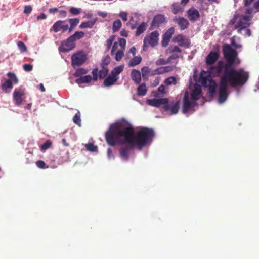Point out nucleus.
<instances>
[{
    "instance_id": "52",
    "label": "nucleus",
    "mask_w": 259,
    "mask_h": 259,
    "mask_svg": "<svg viewBox=\"0 0 259 259\" xmlns=\"http://www.w3.org/2000/svg\"><path fill=\"white\" fill-rule=\"evenodd\" d=\"M170 40V38L163 36V38H162V46L163 47H166L168 45Z\"/></svg>"
},
{
    "instance_id": "32",
    "label": "nucleus",
    "mask_w": 259,
    "mask_h": 259,
    "mask_svg": "<svg viewBox=\"0 0 259 259\" xmlns=\"http://www.w3.org/2000/svg\"><path fill=\"white\" fill-rule=\"evenodd\" d=\"M142 76L144 79H148V75H151L152 71L147 66L143 67L141 68Z\"/></svg>"
},
{
    "instance_id": "26",
    "label": "nucleus",
    "mask_w": 259,
    "mask_h": 259,
    "mask_svg": "<svg viewBox=\"0 0 259 259\" xmlns=\"http://www.w3.org/2000/svg\"><path fill=\"white\" fill-rule=\"evenodd\" d=\"M94 141L92 139L89 140L88 143L84 144L86 150L90 152H95L97 150V147L94 144Z\"/></svg>"
},
{
    "instance_id": "45",
    "label": "nucleus",
    "mask_w": 259,
    "mask_h": 259,
    "mask_svg": "<svg viewBox=\"0 0 259 259\" xmlns=\"http://www.w3.org/2000/svg\"><path fill=\"white\" fill-rule=\"evenodd\" d=\"M17 46L21 53L25 52L27 51V47L25 44L22 41H18Z\"/></svg>"
},
{
    "instance_id": "10",
    "label": "nucleus",
    "mask_w": 259,
    "mask_h": 259,
    "mask_svg": "<svg viewBox=\"0 0 259 259\" xmlns=\"http://www.w3.org/2000/svg\"><path fill=\"white\" fill-rule=\"evenodd\" d=\"M167 22L166 18L164 15L161 14H157L154 17L151 22L150 29L153 30L157 29L162 24H166Z\"/></svg>"
},
{
    "instance_id": "29",
    "label": "nucleus",
    "mask_w": 259,
    "mask_h": 259,
    "mask_svg": "<svg viewBox=\"0 0 259 259\" xmlns=\"http://www.w3.org/2000/svg\"><path fill=\"white\" fill-rule=\"evenodd\" d=\"M88 72V69L83 68H79L76 70V71L73 74V75L76 77H82V76L86 75Z\"/></svg>"
},
{
    "instance_id": "36",
    "label": "nucleus",
    "mask_w": 259,
    "mask_h": 259,
    "mask_svg": "<svg viewBox=\"0 0 259 259\" xmlns=\"http://www.w3.org/2000/svg\"><path fill=\"white\" fill-rule=\"evenodd\" d=\"M169 53H179L182 52V50L177 46H170L167 50Z\"/></svg>"
},
{
    "instance_id": "54",
    "label": "nucleus",
    "mask_w": 259,
    "mask_h": 259,
    "mask_svg": "<svg viewBox=\"0 0 259 259\" xmlns=\"http://www.w3.org/2000/svg\"><path fill=\"white\" fill-rule=\"evenodd\" d=\"M164 72L167 73L172 71L175 68V66H164Z\"/></svg>"
},
{
    "instance_id": "28",
    "label": "nucleus",
    "mask_w": 259,
    "mask_h": 259,
    "mask_svg": "<svg viewBox=\"0 0 259 259\" xmlns=\"http://www.w3.org/2000/svg\"><path fill=\"white\" fill-rule=\"evenodd\" d=\"M141 61L142 57L140 56H134L130 60L128 65L129 67H134L139 64Z\"/></svg>"
},
{
    "instance_id": "38",
    "label": "nucleus",
    "mask_w": 259,
    "mask_h": 259,
    "mask_svg": "<svg viewBox=\"0 0 259 259\" xmlns=\"http://www.w3.org/2000/svg\"><path fill=\"white\" fill-rule=\"evenodd\" d=\"M164 82L166 85H175L177 83V80L175 77L170 76L165 79Z\"/></svg>"
},
{
    "instance_id": "22",
    "label": "nucleus",
    "mask_w": 259,
    "mask_h": 259,
    "mask_svg": "<svg viewBox=\"0 0 259 259\" xmlns=\"http://www.w3.org/2000/svg\"><path fill=\"white\" fill-rule=\"evenodd\" d=\"M131 78L136 84H139L141 81V74L140 71L133 69L131 72Z\"/></svg>"
},
{
    "instance_id": "3",
    "label": "nucleus",
    "mask_w": 259,
    "mask_h": 259,
    "mask_svg": "<svg viewBox=\"0 0 259 259\" xmlns=\"http://www.w3.org/2000/svg\"><path fill=\"white\" fill-rule=\"evenodd\" d=\"M146 103L150 106L156 107L163 106V109L165 111H169L171 115L177 113L179 110L180 101L169 102L167 98L148 99Z\"/></svg>"
},
{
    "instance_id": "23",
    "label": "nucleus",
    "mask_w": 259,
    "mask_h": 259,
    "mask_svg": "<svg viewBox=\"0 0 259 259\" xmlns=\"http://www.w3.org/2000/svg\"><path fill=\"white\" fill-rule=\"evenodd\" d=\"M118 79V77H115L112 74H110L105 79L103 84L105 87H110L113 85Z\"/></svg>"
},
{
    "instance_id": "61",
    "label": "nucleus",
    "mask_w": 259,
    "mask_h": 259,
    "mask_svg": "<svg viewBox=\"0 0 259 259\" xmlns=\"http://www.w3.org/2000/svg\"><path fill=\"white\" fill-rule=\"evenodd\" d=\"M47 16L44 13L41 14L40 15L38 16L37 17V19H45Z\"/></svg>"
},
{
    "instance_id": "60",
    "label": "nucleus",
    "mask_w": 259,
    "mask_h": 259,
    "mask_svg": "<svg viewBox=\"0 0 259 259\" xmlns=\"http://www.w3.org/2000/svg\"><path fill=\"white\" fill-rule=\"evenodd\" d=\"M120 35L123 37H127L128 36V31H127L125 29H123L120 32Z\"/></svg>"
},
{
    "instance_id": "33",
    "label": "nucleus",
    "mask_w": 259,
    "mask_h": 259,
    "mask_svg": "<svg viewBox=\"0 0 259 259\" xmlns=\"http://www.w3.org/2000/svg\"><path fill=\"white\" fill-rule=\"evenodd\" d=\"M102 69L100 70H98V77L100 79H103L107 77L108 72L109 70L108 69V67H101Z\"/></svg>"
},
{
    "instance_id": "6",
    "label": "nucleus",
    "mask_w": 259,
    "mask_h": 259,
    "mask_svg": "<svg viewBox=\"0 0 259 259\" xmlns=\"http://www.w3.org/2000/svg\"><path fill=\"white\" fill-rule=\"evenodd\" d=\"M87 59L85 53L83 51H78L71 56V65L75 68L83 65Z\"/></svg>"
},
{
    "instance_id": "24",
    "label": "nucleus",
    "mask_w": 259,
    "mask_h": 259,
    "mask_svg": "<svg viewBox=\"0 0 259 259\" xmlns=\"http://www.w3.org/2000/svg\"><path fill=\"white\" fill-rule=\"evenodd\" d=\"M201 93V89L199 86H195L194 90L191 94V99L196 102L199 99Z\"/></svg>"
},
{
    "instance_id": "27",
    "label": "nucleus",
    "mask_w": 259,
    "mask_h": 259,
    "mask_svg": "<svg viewBox=\"0 0 259 259\" xmlns=\"http://www.w3.org/2000/svg\"><path fill=\"white\" fill-rule=\"evenodd\" d=\"M147 92V88L145 83L140 84L137 88V95L139 96H145Z\"/></svg>"
},
{
    "instance_id": "43",
    "label": "nucleus",
    "mask_w": 259,
    "mask_h": 259,
    "mask_svg": "<svg viewBox=\"0 0 259 259\" xmlns=\"http://www.w3.org/2000/svg\"><path fill=\"white\" fill-rule=\"evenodd\" d=\"M164 73H165L164 67H159V68L153 70L151 72V75L162 74Z\"/></svg>"
},
{
    "instance_id": "42",
    "label": "nucleus",
    "mask_w": 259,
    "mask_h": 259,
    "mask_svg": "<svg viewBox=\"0 0 259 259\" xmlns=\"http://www.w3.org/2000/svg\"><path fill=\"white\" fill-rule=\"evenodd\" d=\"M81 9L79 8H76L74 7H71L69 9V12L73 15H77L79 14L81 12Z\"/></svg>"
},
{
    "instance_id": "46",
    "label": "nucleus",
    "mask_w": 259,
    "mask_h": 259,
    "mask_svg": "<svg viewBox=\"0 0 259 259\" xmlns=\"http://www.w3.org/2000/svg\"><path fill=\"white\" fill-rule=\"evenodd\" d=\"M169 63L168 59L167 60H165L163 58H160L156 61L155 64L157 66L166 64Z\"/></svg>"
},
{
    "instance_id": "53",
    "label": "nucleus",
    "mask_w": 259,
    "mask_h": 259,
    "mask_svg": "<svg viewBox=\"0 0 259 259\" xmlns=\"http://www.w3.org/2000/svg\"><path fill=\"white\" fill-rule=\"evenodd\" d=\"M23 69L25 71L29 72L32 70L33 66L30 64H25L23 65Z\"/></svg>"
},
{
    "instance_id": "49",
    "label": "nucleus",
    "mask_w": 259,
    "mask_h": 259,
    "mask_svg": "<svg viewBox=\"0 0 259 259\" xmlns=\"http://www.w3.org/2000/svg\"><path fill=\"white\" fill-rule=\"evenodd\" d=\"M171 55L168 58V60L169 62H171L172 60L177 59L181 57V55H179V53H171Z\"/></svg>"
},
{
    "instance_id": "25",
    "label": "nucleus",
    "mask_w": 259,
    "mask_h": 259,
    "mask_svg": "<svg viewBox=\"0 0 259 259\" xmlns=\"http://www.w3.org/2000/svg\"><path fill=\"white\" fill-rule=\"evenodd\" d=\"M97 20V18H95L93 20L82 22L80 24L79 28L80 29L92 28L94 25L95 24Z\"/></svg>"
},
{
    "instance_id": "35",
    "label": "nucleus",
    "mask_w": 259,
    "mask_h": 259,
    "mask_svg": "<svg viewBox=\"0 0 259 259\" xmlns=\"http://www.w3.org/2000/svg\"><path fill=\"white\" fill-rule=\"evenodd\" d=\"M68 22L70 24L69 30L70 32L76 26L78 25L79 22V20L78 18H70L68 19Z\"/></svg>"
},
{
    "instance_id": "55",
    "label": "nucleus",
    "mask_w": 259,
    "mask_h": 259,
    "mask_svg": "<svg viewBox=\"0 0 259 259\" xmlns=\"http://www.w3.org/2000/svg\"><path fill=\"white\" fill-rule=\"evenodd\" d=\"M32 8L30 6H25L24 13L25 14H29L32 11Z\"/></svg>"
},
{
    "instance_id": "59",
    "label": "nucleus",
    "mask_w": 259,
    "mask_h": 259,
    "mask_svg": "<svg viewBox=\"0 0 259 259\" xmlns=\"http://www.w3.org/2000/svg\"><path fill=\"white\" fill-rule=\"evenodd\" d=\"M129 53L132 54L133 56H135L136 53V48L135 46H133L129 50Z\"/></svg>"
},
{
    "instance_id": "12",
    "label": "nucleus",
    "mask_w": 259,
    "mask_h": 259,
    "mask_svg": "<svg viewBox=\"0 0 259 259\" xmlns=\"http://www.w3.org/2000/svg\"><path fill=\"white\" fill-rule=\"evenodd\" d=\"M197 104L195 101L189 98L188 92H186L183 99V112L187 113L191 107L195 106Z\"/></svg>"
},
{
    "instance_id": "15",
    "label": "nucleus",
    "mask_w": 259,
    "mask_h": 259,
    "mask_svg": "<svg viewBox=\"0 0 259 259\" xmlns=\"http://www.w3.org/2000/svg\"><path fill=\"white\" fill-rule=\"evenodd\" d=\"M173 21L178 24L181 30H184L187 29L189 25L188 20L182 17H175L173 18Z\"/></svg>"
},
{
    "instance_id": "20",
    "label": "nucleus",
    "mask_w": 259,
    "mask_h": 259,
    "mask_svg": "<svg viewBox=\"0 0 259 259\" xmlns=\"http://www.w3.org/2000/svg\"><path fill=\"white\" fill-rule=\"evenodd\" d=\"M188 17L191 21H195L200 17L198 11L194 8H191L187 11Z\"/></svg>"
},
{
    "instance_id": "9",
    "label": "nucleus",
    "mask_w": 259,
    "mask_h": 259,
    "mask_svg": "<svg viewBox=\"0 0 259 259\" xmlns=\"http://www.w3.org/2000/svg\"><path fill=\"white\" fill-rule=\"evenodd\" d=\"M252 17V14L242 15L240 18V21L235 25V28L238 29L239 32L242 29L248 27L250 24L249 21Z\"/></svg>"
},
{
    "instance_id": "41",
    "label": "nucleus",
    "mask_w": 259,
    "mask_h": 259,
    "mask_svg": "<svg viewBox=\"0 0 259 259\" xmlns=\"http://www.w3.org/2000/svg\"><path fill=\"white\" fill-rule=\"evenodd\" d=\"M84 35V33L82 31H76L74 34L71 36L73 39L75 41L76 39H79L82 38Z\"/></svg>"
},
{
    "instance_id": "63",
    "label": "nucleus",
    "mask_w": 259,
    "mask_h": 259,
    "mask_svg": "<svg viewBox=\"0 0 259 259\" xmlns=\"http://www.w3.org/2000/svg\"><path fill=\"white\" fill-rule=\"evenodd\" d=\"M57 10H58V9L57 8H54L50 9L49 11L50 13H54L56 12H57Z\"/></svg>"
},
{
    "instance_id": "16",
    "label": "nucleus",
    "mask_w": 259,
    "mask_h": 259,
    "mask_svg": "<svg viewBox=\"0 0 259 259\" xmlns=\"http://www.w3.org/2000/svg\"><path fill=\"white\" fill-rule=\"evenodd\" d=\"M173 41L178 43L181 47H188L190 45V41L182 34H179L173 38Z\"/></svg>"
},
{
    "instance_id": "56",
    "label": "nucleus",
    "mask_w": 259,
    "mask_h": 259,
    "mask_svg": "<svg viewBox=\"0 0 259 259\" xmlns=\"http://www.w3.org/2000/svg\"><path fill=\"white\" fill-rule=\"evenodd\" d=\"M67 16V12L65 10H60L59 11V17L65 18Z\"/></svg>"
},
{
    "instance_id": "58",
    "label": "nucleus",
    "mask_w": 259,
    "mask_h": 259,
    "mask_svg": "<svg viewBox=\"0 0 259 259\" xmlns=\"http://www.w3.org/2000/svg\"><path fill=\"white\" fill-rule=\"evenodd\" d=\"M92 17H93V14L91 13L85 12L84 13V16H83L84 18L91 19V18H92Z\"/></svg>"
},
{
    "instance_id": "14",
    "label": "nucleus",
    "mask_w": 259,
    "mask_h": 259,
    "mask_svg": "<svg viewBox=\"0 0 259 259\" xmlns=\"http://www.w3.org/2000/svg\"><path fill=\"white\" fill-rule=\"evenodd\" d=\"M24 90L22 88H16L13 93V99L16 105H20L22 101V97L24 95Z\"/></svg>"
},
{
    "instance_id": "7",
    "label": "nucleus",
    "mask_w": 259,
    "mask_h": 259,
    "mask_svg": "<svg viewBox=\"0 0 259 259\" xmlns=\"http://www.w3.org/2000/svg\"><path fill=\"white\" fill-rule=\"evenodd\" d=\"M92 73L93 76L90 75H86L82 77H79L76 79V83L81 87V84L83 83H89L92 81H96L97 80V68H94Z\"/></svg>"
},
{
    "instance_id": "51",
    "label": "nucleus",
    "mask_w": 259,
    "mask_h": 259,
    "mask_svg": "<svg viewBox=\"0 0 259 259\" xmlns=\"http://www.w3.org/2000/svg\"><path fill=\"white\" fill-rule=\"evenodd\" d=\"M119 16L124 21H126L127 20V13L124 11H121L119 14Z\"/></svg>"
},
{
    "instance_id": "64",
    "label": "nucleus",
    "mask_w": 259,
    "mask_h": 259,
    "mask_svg": "<svg viewBox=\"0 0 259 259\" xmlns=\"http://www.w3.org/2000/svg\"><path fill=\"white\" fill-rule=\"evenodd\" d=\"M159 80H160L159 78H157L156 79H155L154 81L153 86H156L157 85H158L159 82Z\"/></svg>"
},
{
    "instance_id": "8",
    "label": "nucleus",
    "mask_w": 259,
    "mask_h": 259,
    "mask_svg": "<svg viewBox=\"0 0 259 259\" xmlns=\"http://www.w3.org/2000/svg\"><path fill=\"white\" fill-rule=\"evenodd\" d=\"M253 1L254 0H244V6L246 7L245 11L246 14L251 15L259 12V0H257L251 6Z\"/></svg>"
},
{
    "instance_id": "62",
    "label": "nucleus",
    "mask_w": 259,
    "mask_h": 259,
    "mask_svg": "<svg viewBox=\"0 0 259 259\" xmlns=\"http://www.w3.org/2000/svg\"><path fill=\"white\" fill-rule=\"evenodd\" d=\"M189 0H181V4L185 7V6L188 3Z\"/></svg>"
},
{
    "instance_id": "17",
    "label": "nucleus",
    "mask_w": 259,
    "mask_h": 259,
    "mask_svg": "<svg viewBox=\"0 0 259 259\" xmlns=\"http://www.w3.org/2000/svg\"><path fill=\"white\" fill-rule=\"evenodd\" d=\"M220 55L218 52L210 51L206 57V64L211 65L213 64L219 59Z\"/></svg>"
},
{
    "instance_id": "44",
    "label": "nucleus",
    "mask_w": 259,
    "mask_h": 259,
    "mask_svg": "<svg viewBox=\"0 0 259 259\" xmlns=\"http://www.w3.org/2000/svg\"><path fill=\"white\" fill-rule=\"evenodd\" d=\"M174 32H175L174 28V27H171V28H169L166 31V32L163 34V36H164V37H167V38H169L171 39L172 35L174 33Z\"/></svg>"
},
{
    "instance_id": "30",
    "label": "nucleus",
    "mask_w": 259,
    "mask_h": 259,
    "mask_svg": "<svg viewBox=\"0 0 259 259\" xmlns=\"http://www.w3.org/2000/svg\"><path fill=\"white\" fill-rule=\"evenodd\" d=\"M146 28L147 24L145 22L141 23L137 28L135 35L136 36H139L146 30Z\"/></svg>"
},
{
    "instance_id": "31",
    "label": "nucleus",
    "mask_w": 259,
    "mask_h": 259,
    "mask_svg": "<svg viewBox=\"0 0 259 259\" xmlns=\"http://www.w3.org/2000/svg\"><path fill=\"white\" fill-rule=\"evenodd\" d=\"M124 65H120L115 67L111 72V74L115 77H118L117 76L122 72L124 69Z\"/></svg>"
},
{
    "instance_id": "13",
    "label": "nucleus",
    "mask_w": 259,
    "mask_h": 259,
    "mask_svg": "<svg viewBox=\"0 0 259 259\" xmlns=\"http://www.w3.org/2000/svg\"><path fill=\"white\" fill-rule=\"evenodd\" d=\"M75 40L70 36L65 41L62 43L59 47V51L62 52H68L75 47Z\"/></svg>"
},
{
    "instance_id": "57",
    "label": "nucleus",
    "mask_w": 259,
    "mask_h": 259,
    "mask_svg": "<svg viewBox=\"0 0 259 259\" xmlns=\"http://www.w3.org/2000/svg\"><path fill=\"white\" fill-rule=\"evenodd\" d=\"M157 91L160 94H165V86L162 84L160 85L158 88Z\"/></svg>"
},
{
    "instance_id": "19",
    "label": "nucleus",
    "mask_w": 259,
    "mask_h": 259,
    "mask_svg": "<svg viewBox=\"0 0 259 259\" xmlns=\"http://www.w3.org/2000/svg\"><path fill=\"white\" fill-rule=\"evenodd\" d=\"M53 29L55 32H58L61 30L65 32L68 30V25L65 24L64 21L59 20L54 24Z\"/></svg>"
},
{
    "instance_id": "4",
    "label": "nucleus",
    "mask_w": 259,
    "mask_h": 259,
    "mask_svg": "<svg viewBox=\"0 0 259 259\" xmlns=\"http://www.w3.org/2000/svg\"><path fill=\"white\" fill-rule=\"evenodd\" d=\"M126 41L124 38H119L117 42H115L112 46L111 55H114L116 61H120L124 56Z\"/></svg>"
},
{
    "instance_id": "37",
    "label": "nucleus",
    "mask_w": 259,
    "mask_h": 259,
    "mask_svg": "<svg viewBox=\"0 0 259 259\" xmlns=\"http://www.w3.org/2000/svg\"><path fill=\"white\" fill-rule=\"evenodd\" d=\"M122 26V23L121 21L117 19L114 21L112 26V30L113 32L118 31Z\"/></svg>"
},
{
    "instance_id": "34",
    "label": "nucleus",
    "mask_w": 259,
    "mask_h": 259,
    "mask_svg": "<svg viewBox=\"0 0 259 259\" xmlns=\"http://www.w3.org/2000/svg\"><path fill=\"white\" fill-rule=\"evenodd\" d=\"M73 122L77 125L78 126L80 127L81 126V114L80 112L77 110V112L75 113V115L73 117Z\"/></svg>"
},
{
    "instance_id": "47",
    "label": "nucleus",
    "mask_w": 259,
    "mask_h": 259,
    "mask_svg": "<svg viewBox=\"0 0 259 259\" xmlns=\"http://www.w3.org/2000/svg\"><path fill=\"white\" fill-rule=\"evenodd\" d=\"M231 45L236 49L241 48L242 47L241 45L236 43L235 36H233L231 38Z\"/></svg>"
},
{
    "instance_id": "2",
    "label": "nucleus",
    "mask_w": 259,
    "mask_h": 259,
    "mask_svg": "<svg viewBox=\"0 0 259 259\" xmlns=\"http://www.w3.org/2000/svg\"><path fill=\"white\" fill-rule=\"evenodd\" d=\"M133 125L127 121L122 119L111 124L105 134L108 145L111 146L121 145L125 143L136 145L141 150L147 144L150 143L155 136L153 129L142 127L134 135Z\"/></svg>"
},
{
    "instance_id": "1",
    "label": "nucleus",
    "mask_w": 259,
    "mask_h": 259,
    "mask_svg": "<svg viewBox=\"0 0 259 259\" xmlns=\"http://www.w3.org/2000/svg\"><path fill=\"white\" fill-rule=\"evenodd\" d=\"M222 51L226 62L219 61L216 65L209 69L210 73L214 76H221L218 99L220 103H224L228 98V84L233 88L242 86L249 78L248 72L242 69L234 68V65L240 63L237 51L227 44L223 46Z\"/></svg>"
},
{
    "instance_id": "11",
    "label": "nucleus",
    "mask_w": 259,
    "mask_h": 259,
    "mask_svg": "<svg viewBox=\"0 0 259 259\" xmlns=\"http://www.w3.org/2000/svg\"><path fill=\"white\" fill-rule=\"evenodd\" d=\"M7 75L9 78L2 83L1 87L2 90L6 92L8 90L11 89L13 88V83H16L18 82V79L14 73L9 72Z\"/></svg>"
},
{
    "instance_id": "5",
    "label": "nucleus",
    "mask_w": 259,
    "mask_h": 259,
    "mask_svg": "<svg viewBox=\"0 0 259 259\" xmlns=\"http://www.w3.org/2000/svg\"><path fill=\"white\" fill-rule=\"evenodd\" d=\"M159 34L157 31H154L146 35L143 40V50L146 51L149 47L152 48L158 44Z\"/></svg>"
},
{
    "instance_id": "40",
    "label": "nucleus",
    "mask_w": 259,
    "mask_h": 259,
    "mask_svg": "<svg viewBox=\"0 0 259 259\" xmlns=\"http://www.w3.org/2000/svg\"><path fill=\"white\" fill-rule=\"evenodd\" d=\"M110 63V57L109 55H107L102 61V63L101 64V67H107Z\"/></svg>"
},
{
    "instance_id": "48",
    "label": "nucleus",
    "mask_w": 259,
    "mask_h": 259,
    "mask_svg": "<svg viewBox=\"0 0 259 259\" xmlns=\"http://www.w3.org/2000/svg\"><path fill=\"white\" fill-rule=\"evenodd\" d=\"M51 143L49 141H47L40 146V149L42 150H47L50 147Z\"/></svg>"
},
{
    "instance_id": "21",
    "label": "nucleus",
    "mask_w": 259,
    "mask_h": 259,
    "mask_svg": "<svg viewBox=\"0 0 259 259\" xmlns=\"http://www.w3.org/2000/svg\"><path fill=\"white\" fill-rule=\"evenodd\" d=\"M172 12L174 14L176 15L182 13L184 10V7L178 2H175L171 5Z\"/></svg>"
},
{
    "instance_id": "18",
    "label": "nucleus",
    "mask_w": 259,
    "mask_h": 259,
    "mask_svg": "<svg viewBox=\"0 0 259 259\" xmlns=\"http://www.w3.org/2000/svg\"><path fill=\"white\" fill-rule=\"evenodd\" d=\"M125 145L120 148L119 149V153L120 156L125 160H127L128 159V154L130 151L135 147L136 145H132L131 144Z\"/></svg>"
},
{
    "instance_id": "39",
    "label": "nucleus",
    "mask_w": 259,
    "mask_h": 259,
    "mask_svg": "<svg viewBox=\"0 0 259 259\" xmlns=\"http://www.w3.org/2000/svg\"><path fill=\"white\" fill-rule=\"evenodd\" d=\"M115 35H111L109 38L106 40V49L107 51L109 50L111 48V47L115 40Z\"/></svg>"
},
{
    "instance_id": "50",
    "label": "nucleus",
    "mask_w": 259,
    "mask_h": 259,
    "mask_svg": "<svg viewBox=\"0 0 259 259\" xmlns=\"http://www.w3.org/2000/svg\"><path fill=\"white\" fill-rule=\"evenodd\" d=\"M36 166L41 169L46 168L48 166H46V163L41 160H39L36 163Z\"/></svg>"
}]
</instances>
